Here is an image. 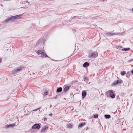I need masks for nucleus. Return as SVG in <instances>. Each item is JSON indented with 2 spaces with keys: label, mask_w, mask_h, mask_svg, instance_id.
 Masks as SVG:
<instances>
[{
  "label": "nucleus",
  "mask_w": 133,
  "mask_h": 133,
  "mask_svg": "<svg viewBox=\"0 0 133 133\" xmlns=\"http://www.w3.org/2000/svg\"><path fill=\"white\" fill-rule=\"evenodd\" d=\"M1 62H2V61H1V58H0V63H1Z\"/></svg>",
  "instance_id": "obj_32"
},
{
  "label": "nucleus",
  "mask_w": 133,
  "mask_h": 133,
  "mask_svg": "<svg viewBox=\"0 0 133 133\" xmlns=\"http://www.w3.org/2000/svg\"><path fill=\"white\" fill-rule=\"evenodd\" d=\"M41 126L40 125L38 124H36L34 125L32 127V129H39L40 128Z\"/></svg>",
  "instance_id": "obj_5"
},
{
  "label": "nucleus",
  "mask_w": 133,
  "mask_h": 133,
  "mask_svg": "<svg viewBox=\"0 0 133 133\" xmlns=\"http://www.w3.org/2000/svg\"><path fill=\"white\" fill-rule=\"evenodd\" d=\"M21 16L20 15H16L15 16H14L13 17H14V18L15 19H17L18 17Z\"/></svg>",
  "instance_id": "obj_20"
},
{
  "label": "nucleus",
  "mask_w": 133,
  "mask_h": 133,
  "mask_svg": "<svg viewBox=\"0 0 133 133\" xmlns=\"http://www.w3.org/2000/svg\"><path fill=\"white\" fill-rule=\"evenodd\" d=\"M104 117L106 119H109L110 118L111 116L110 115H104Z\"/></svg>",
  "instance_id": "obj_16"
},
{
  "label": "nucleus",
  "mask_w": 133,
  "mask_h": 133,
  "mask_svg": "<svg viewBox=\"0 0 133 133\" xmlns=\"http://www.w3.org/2000/svg\"><path fill=\"white\" fill-rule=\"evenodd\" d=\"M121 50L122 51H129L130 50V48H125L124 49H121Z\"/></svg>",
  "instance_id": "obj_17"
},
{
  "label": "nucleus",
  "mask_w": 133,
  "mask_h": 133,
  "mask_svg": "<svg viewBox=\"0 0 133 133\" xmlns=\"http://www.w3.org/2000/svg\"><path fill=\"white\" fill-rule=\"evenodd\" d=\"M122 48V46L121 45H119L117 47V49H118V50H121V48Z\"/></svg>",
  "instance_id": "obj_23"
},
{
  "label": "nucleus",
  "mask_w": 133,
  "mask_h": 133,
  "mask_svg": "<svg viewBox=\"0 0 133 133\" xmlns=\"http://www.w3.org/2000/svg\"><path fill=\"white\" fill-rule=\"evenodd\" d=\"M98 55V53L96 52H94L92 54H90L88 57L89 58H95Z\"/></svg>",
  "instance_id": "obj_2"
},
{
  "label": "nucleus",
  "mask_w": 133,
  "mask_h": 133,
  "mask_svg": "<svg viewBox=\"0 0 133 133\" xmlns=\"http://www.w3.org/2000/svg\"><path fill=\"white\" fill-rule=\"evenodd\" d=\"M132 11L133 12V8L132 9Z\"/></svg>",
  "instance_id": "obj_35"
},
{
  "label": "nucleus",
  "mask_w": 133,
  "mask_h": 133,
  "mask_svg": "<svg viewBox=\"0 0 133 133\" xmlns=\"http://www.w3.org/2000/svg\"><path fill=\"white\" fill-rule=\"evenodd\" d=\"M119 33H114L111 32H107L105 34L106 36H111L115 35H118L120 34Z\"/></svg>",
  "instance_id": "obj_4"
},
{
  "label": "nucleus",
  "mask_w": 133,
  "mask_h": 133,
  "mask_svg": "<svg viewBox=\"0 0 133 133\" xmlns=\"http://www.w3.org/2000/svg\"><path fill=\"white\" fill-rule=\"evenodd\" d=\"M131 66H133V65H131Z\"/></svg>",
  "instance_id": "obj_34"
},
{
  "label": "nucleus",
  "mask_w": 133,
  "mask_h": 133,
  "mask_svg": "<svg viewBox=\"0 0 133 133\" xmlns=\"http://www.w3.org/2000/svg\"><path fill=\"white\" fill-rule=\"evenodd\" d=\"M112 90H111L108 91V92H109V96L112 98H114L115 97V96L114 94H113Z\"/></svg>",
  "instance_id": "obj_6"
},
{
  "label": "nucleus",
  "mask_w": 133,
  "mask_h": 133,
  "mask_svg": "<svg viewBox=\"0 0 133 133\" xmlns=\"http://www.w3.org/2000/svg\"><path fill=\"white\" fill-rule=\"evenodd\" d=\"M133 61V59H130L128 61V62H130L132 61Z\"/></svg>",
  "instance_id": "obj_27"
},
{
  "label": "nucleus",
  "mask_w": 133,
  "mask_h": 133,
  "mask_svg": "<svg viewBox=\"0 0 133 133\" xmlns=\"http://www.w3.org/2000/svg\"><path fill=\"white\" fill-rule=\"evenodd\" d=\"M69 86H67L66 87H65L63 89V91L64 92H66L69 89Z\"/></svg>",
  "instance_id": "obj_11"
},
{
  "label": "nucleus",
  "mask_w": 133,
  "mask_h": 133,
  "mask_svg": "<svg viewBox=\"0 0 133 133\" xmlns=\"http://www.w3.org/2000/svg\"><path fill=\"white\" fill-rule=\"evenodd\" d=\"M43 119H44V121H47V119L46 118L44 117V118H43Z\"/></svg>",
  "instance_id": "obj_29"
},
{
  "label": "nucleus",
  "mask_w": 133,
  "mask_h": 133,
  "mask_svg": "<svg viewBox=\"0 0 133 133\" xmlns=\"http://www.w3.org/2000/svg\"><path fill=\"white\" fill-rule=\"evenodd\" d=\"M94 118H97L98 117V115L97 114H94L93 115Z\"/></svg>",
  "instance_id": "obj_21"
},
{
  "label": "nucleus",
  "mask_w": 133,
  "mask_h": 133,
  "mask_svg": "<svg viewBox=\"0 0 133 133\" xmlns=\"http://www.w3.org/2000/svg\"><path fill=\"white\" fill-rule=\"evenodd\" d=\"M36 53L40 57H45L49 58L46 53H45L40 50H38L37 51Z\"/></svg>",
  "instance_id": "obj_1"
},
{
  "label": "nucleus",
  "mask_w": 133,
  "mask_h": 133,
  "mask_svg": "<svg viewBox=\"0 0 133 133\" xmlns=\"http://www.w3.org/2000/svg\"><path fill=\"white\" fill-rule=\"evenodd\" d=\"M133 29V28H130V29Z\"/></svg>",
  "instance_id": "obj_33"
},
{
  "label": "nucleus",
  "mask_w": 133,
  "mask_h": 133,
  "mask_svg": "<svg viewBox=\"0 0 133 133\" xmlns=\"http://www.w3.org/2000/svg\"><path fill=\"white\" fill-rule=\"evenodd\" d=\"M67 126L68 128H72L73 125L70 123H69L67 125Z\"/></svg>",
  "instance_id": "obj_18"
},
{
  "label": "nucleus",
  "mask_w": 133,
  "mask_h": 133,
  "mask_svg": "<svg viewBox=\"0 0 133 133\" xmlns=\"http://www.w3.org/2000/svg\"><path fill=\"white\" fill-rule=\"evenodd\" d=\"M89 63L88 62H85L84 63L83 66L84 67H87L89 66Z\"/></svg>",
  "instance_id": "obj_12"
},
{
  "label": "nucleus",
  "mask_w": 133,
  "mask_h": 133,
  "mask_svg": "<svg viewBox=\"0 0 133 133\" xmlns=\"http://www.w3.org/2000/svg\"><path fill=\"white\" fill-rule=\"evenodd\" d=\"M15 19L14 18L13 16H12L9 17L8 18H7L5 20V21L7 22L10 21H12L14 20Z\"/></svg>",
  "instance_id": "obj_9"
},
{
  "label": "nucleus",
  "mask_w": 133,
  "mask_h": 133,
  "mask_svg": "<svg viewBox=\"0 0 133 133\" xmlns=\"http://www.w3.org/2000/svg\"><path fill=\"white\" fill-rule=\"evenodd\" d=\"M52 114H49V116H51L52 115Z\"/></svg>",
  "instance_id": "obj_30"
},
{
  "label": "nucleus",
  "mask_w": 133,
  "mask_h": 133,
  "mask_svg": "<svg viewBox=\"0 0 133 133\" xmlns=\"http://www.w3.org/2000/svg\"><path fill=\"white\" fill-rule=\"evenodd\" d=\"M81 17V16H74V17H73V18H74L75 17L77 19V18L80 19Z\"/></svg>",
  "instance_id": "obj_24"
},
{
  "label": "nucleus",
  "mask_w": 133,
  "mask_h": 133,
  "mask_svg": "<svg viewBox=\"0 0 133 133\" xmlns=\"http://www.w3.org/2000/svg\"><path fill=\"white\" fill-rule=\"evenodd\" d=\"M130 72H127L126 74V77H128L129 78L130 76Z\"/></svg>",
  "instance_id": "obj_19"
},
{
  "label": "nucleus",
  "mask_w": 133,
  "mask_h": 133,
  "mask_svg": "<svg viewBox=\"0 0 133 133\" xmlns=\"http://www.w3.org/2000/svg\"><path fill=\"white\" fill-rule=\"evenodd\" d=\"M22 69L23 68L22 67H20L17 69H15L12 71V73L14 75L16 74L21 71L22 70Z\"/></svg>",
  "instance_id": "obj_3"
},
{
  "label": "nucleus",
  "mask_w": 133,
  "mask_h": 133,
  "mask_svg": "<svg viewBox=\"0 0 133 133\" xmlns=\"http://www.w3.org/2000/svg\"><path fill=\"white\" fill-rule=\"evenodd\" d=\"M48 94V91H46V92H44V94L45 95H47Z\"/></svg>",
  "instance_id": "obj_28"
},
{
  "label": "nucleus",
  "mask_w": 133,
  "mask_h": 133,
  "mask_svg": "<svg viewBox=\"0 0 133 133\" xmlns=\"http://www.w3.org/2000/svg\"><path fill=\"white\" fill-rule=\"evenodd\" d=\"M87 95V93L85 91H82V98H84Z\"/></svg>",
  "instance_id": "obj_10"
},
{
  "label": "nucleus",
  "mask_w": 133,
  "mask_h": 133,
  "mask_svg": "<svg viewBox=\"0 0 133 133\" xmlns=\"http://www.w3.org/2000/svg\"><path fill=\"white\" fill-rule=\"evenodd\" d=\"M41 108H39L37 109H35L34 110H32V111H37V110H38L39 109H40Z\"/></svg>",
  "instance_id": "obj_26"
},
{
  "label": "nucleus",
  "mask_w": 133,
  "mask_h": 133,
  "mask_svg": "<svg viewBox=\"0 0 133 133\" xmlns=\"http://www.w3.org/2000/svg\"><path fill=\"white\" fill-rule=\"evenodd\" d=\"M88 78H86L85 77L84 78V81H85L86 82H88Z\"/></svg>",
  "instance_id": "obj_25"
},
{
  "label": "nucleus",
  "mask_w": 133,
  "mask_h": 133,
  "mask_svg": "<svg viewBox=\"0 0 133 133\" xmlns=\"http://www.w3.org/2000/svg\"><path fill=\"white\" fill-rule=\"evenodd\" d=\"M16 125V124L15 123L11 124H10L9 125H5V126L6 127V129L10 127H11L12 128L14 126H15Z\"/></svg>",
  "instance_id": "obj_7"
},
{
  "label": "nucleus",
  "mask_w": 133,
  "mask_h": 133,
  "mask_svg": "<svg viewBox=\"0 0 133 133\" xmlns=\"http://www.w3.org/2000/svg\"><path fill=\"white\" fill-rule=\"evenodd\" d=\"M48 127H46L45 126L41 130V132H43L44 131H45L46 130V129H48Z\"/></svg>",
  "instance_id": "obj_14"
},
{
  "label": "nucleus",
  "mask_w": 133,
  "mask_h": 133,
  "mask_svg": "<svg viewBox=\"0 0 133 133\" xmlns=\"http://www.w3.org/2000/svg\"><path fill=\"white\" fill-rule=\"evenodd\" d=\"M122 82V80H116L112 84L115 85L118 84H121Z\"/></svg>",
  "instance_id": "obj_8"
},
{
  "label": "nucleus",
  "mask_w": 133,
  "mask_h": 133,
  "mask_svg": "<svg viewBox=\"0 0 133 133\" xmlns=\"http://www.w3.org/2000/svg\"><path fill=\"white\" fill-rule=\"evenodd\" d=\"M131 72L133 74V70L131 71Z\"/></svg>",
  "instance_id": "obj_31"
},
{
  "label": "nucleus",
  "mask_w": 133,
  "mask_h": 133,
  "mask_svg": "<svg viewBox=\"0 0 133 133\" xmlns=\"http://www.w3.org/2000/svg\"><path fill=\"white\" fill-rule=\"evenodd\" d=\"M126 74V72L125 71H123L121 73V75L122 76Z\"/></svg>",
  "instance_id": "obj_22"
},
{
  "label": "nucleus",
  "mask_w": 133,
  "mask_h": 133,
  "mask_svg": "<svg viewBox=\"0 0 133 133\" xmlns=\"http://www.w3.org/2000/svg\"><path fill=\"white\" fill-rule=\"evenodd\" d=\"M62 91V88L61 87H59L57 88V90L56 92L57 93L60 92Z\"/></svg>",
  "instance_id": "obj_13"
},
{
  "label": "nucleus",
  "mask_w": 133,
  "mask_h": 133,
  "mask_svg": "<svg viewBox=\"0 0 133 133\" xmlns=\"http://www.w3.org/2000/svg\"><path fill=\"white\" fill-rule=\"evenodd\" d=\"M85 124V123H80L78 126V128H81Z\"/></svg>",
  "instance_id": "obj_15"
}]
</instances>
